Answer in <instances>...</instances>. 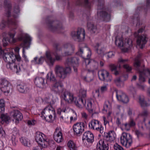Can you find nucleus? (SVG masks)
I'll use <instances>...</instances> for the list:
<instances>
[{"label": "nucleus", "mask_w": 150, "mask_h": 150, "mask_svg": "<svg viewBox=\"0 0 150 150\" xmlns=\"http://www.w3.org/2000/svg\"><path fill=\"white\" fill-rule=\"evenodd\" d=\"M44 103H48L50 105L46 106L41 112V117L44 120L48 122H52L55 119L56 113L54 109L52 106L54 104L55 101L53 99L52 95L46 97L42 100Z\"/></svg>", "instance_id": "nucleus-1"}, {"label": "nucleus", "mask_w": 150, "mask_h": 150, "mask_svg": "<svg viewBox=\"0 0 150 150\" xmlns=\"http://www.w3.org/2000/svg\"><path fill=\"white\" fill-rule=\"evenodd\" d=\"M61 106L57 110V113L61 115V112H65L66 110V104L64 101L68 104H74L77 107H80L77 98L74 96V94L67 91H65L62 93L61 96Z\"/></svg>", "instance_id": "nucleus-2"}, {"label": "nucleus", "mask_w": 150, "mask_h": 150, "mask_svg": "<svg viewBox=\"0 0 150 150\" xmlns=\"http://www.w3.org/2000/svg\"><path fill=\"white\" fill-rule=\"evenodd\" d=\"M104 0H98L97 15L98 18L102 20L108 21L110 19V13L108 9L105 8L104 5Z\"/></svg>", "instance_id": "nucleus-3"}, {"label": "nucleus", "mask_w": 150, "mask_h": 150, "mask_svg": "<svg viewBox=\"0 0 150 150\" xmlns=\"http://www.w3.org/2000/svg\"><path fill=\"white\" fill-rule=\"evenodd\" d=\"M115 44L119 47L122 48V50L125 49L126 50H124L125 52H127L132 46V40L128 38L125 39V43L124 44L123 39L121 36H117L115 39Z\"/></svg>", "instance_id": "nucleus-4"}, {"label": "nucleus", "mask_w": 150, "mask_h": 150, "mask_svg": "<svg viewBox=\"0 0 150 150\" xmlns=\"http://www.w3.org/2000/svg\"><path fill=\"white\" fill-rule=\"evenodd\" d=\"M55 71L58 76L64 79L66 77L68 74L71 73V69L69 67H64L57 65L55 67Z\"/></svg>", "instance_id": "nucleus-5"}, {"label": "nucleus", "mask_w": 150, "mask_h": 150, "mask_svg": "<svg viewBox=\"0 0 150 150\" xmlns=\"http://www.w3.org/2000/svg\"><path fill=\"white\" fill-rule=\"evenodd\" d=\"M35 140L36 142L43 148L47 147L49 143L46 136L40 132H37L35 135Z\"/></svg>", "instance_id": "nucleus-6"}, {"label": "nucleus", "mask_w": 150, "mask_h": 150, "mask_svg": "<svg viewBox=\"0 0 150 150\" xmlns=\"http://www.w3.org/2000/svg\"><path fill=\"white\" fill-rule=\"evenodd\" d=\"M31 40V37L28 35H25L23 42L21 44V46L23 47L22 57L26 62H28L29 60L25 54V49H28L30 45V41Z\"/></svg>", "instance_id": "nucleus-7"}, {"label": "nucleus", "mask_w": 150, "mask_h": 150, "mask_svg": "<svg viewBox=\"0 0 150 150\" xmlns=\"http://www.w3.org/2000/svg\"><path fill=\"white\" fill-rule=\"evenodd\" d=\"M120 142L123 146L126 148L129 147L132 142L131 136L129 134L125 132L122 133L120 137Z\"/></svg>", "instance_id": "nucleus-8"}, {"label": "nucleus", "mask_w": 150, "mask_h": 150, "mask_svg": "<svg viewBox=\"0 0 150 150\" xmlns=\"http://www.w3.org/2000/svg\"><path fill=\"white\" fill-rule=\"evenodd\" d=\"M88 127L91 129L99 132L100 133L103 132L104 128L98 120L95 119L91 120L89 123Z\"/></svg>", "instance_id": "nucleus-9"}, {"label": "nucleus", "mask_w": 150, "mask_h": 150, "mask_svg": "<svg viewBox=\"0 0 150 150\" xmlns=\"http://www.w3.org/2000/svg\"><path fill=\"white\" fill-rule=\"evenodd\" d=\"M85 30L83 28L79 29L76 32L73 31L71 33V35L75 40H77L78 41H82L85 37Z\"/></svg>", "instance_id": "nucleus-10"}, {"label": "nucleus", "mask_w": 150, "mask_h": 150, "mask_svg": "<svg viewBox=\"0 0 150 150\" xmlns=\"http://www.w3.org/2000/svg\"><path fill=\"white\" fill-rule=\"evenodd\" d=\"M98 75L99 79L107 82H110L112 80V77L109 72L104 69L98 71Z\"/></svg>", "instance_id": "nucleus-11"}, {"label": "nucleus", "mask_w": 150, "mask_h": 150, "mask_svg": "<svg viewBox=\"0 0 150 150\" xmlns=\"http://www.w3.org/2000/svg\"><path fill=\"white\" fill-rule=\"evenodd\" d=\"M6 24L12 26L14 29H16L18 26L17 21L15 19H8L6 22L2 20L0 23V29H2L6 26Z\"/></svg>", "instance_id": "nucleus-12"}, {"label": "nucleus", "mask_w": 150, "mask_h": 150, "mask_svg": "<svg viewBox=\"0 0 150 150\" xmlns=\"http://www.w3.org/2000/svg\"><path fill=\"white\" fill-rule=\"evenodd\" d=\"M62 48L65 51L62 55L63 56L71 55L74 53L75 50L74 46L70 43H66L64 44Z\"/></svg>", "instance_id": "nucleus-13"}, {"label": "nucleus", "mask_w": 150, "mask_h": 150, "mask_svg": "<svg viewBox=\"0 0 150 150\" xmlns=\"http://www.w3.org/2000/svg\"><path fill=\"white\" fill-rule=\"evenodd\" d=\"M84 124L83 122H77L73 127L74 134L77 135L81 134L84 130Z\"/></svg>", "instance_id": "nucleus-14"}, {"label": "nucleus", "mask_w": 150, "mask_h": 150, "mask_svg": "<svg viewBox=\"0 0 150 150\" xmlns=\"http://www.w3.org/2000/svg\"><path fill=\"white\" fill-rule=\"evenodd\" d=\"M54 138L55 141L59 143L63 140L62 130L60 127L56 128L54 134Z\"/></svg>", "instance_id": "nucleus-15"}, {"label": "nucleus", "mask_w": 150, "mask_h": 150, "mask_svg": "<svg viewBox=\"0 0 150 150\" xmlns=\"http://www.w3.org/2000/svg\"><path fill=\"white\" fill-rule=\"evenodd\" d=\"M79 59L77 57L68 58L66 60V62L68 65H72L75 72H77V67L79 65Z\"/></svg>", "instance_id": "nucleus-16"}, {"label": "nucleus", "mask_w": 150, "mask_h": 150, "mask_svg": "<svg viewBox=\"0 0 150 150\" xmlns=\"http://www.w3.org/2000/svg\"><path fill=\"white\" fill-rule=\"evenodd\" d=\"M116 97L117 100L124 103H127L129 101V99L126 94L121 91L116 92Z\"/></svg>", "instance_id": "nucleus-17"}, {"label": "nucleus", "mask_w": 150, "mask_h": 150, "mask_svg": "<svg viewBox=\"0 0 150 150\" xmlns=\"http://www.w3.org/2000/svg\"><path fill=\"white\" fill-rule=\"evenodd\" d=\"M8 35L10 36V39L6 38H4L3 39V45L4 47L7 46L8 42L13 43H15L16 41V40L14 38L15 35V33H12L11 31L9 33Z\"/></svg>", "instance_id": "nucleus-18"}, {"label": "nucleus", "mask_w": 150, "mask_h": 150, "mask_svg": "<svg viewBox=\"0 0 150 150\" xmlns=\"http://www.w3.org/2000/svg\"><path fill=\"white\" fill-rule=\"evenodd\" d=\"M3 59L6 62L9 63L11 61H15V55L12 52H4L3 54Z\"/></svg>", "instance_id": "nucleus-19"}, {"label": "nucleus", "mask_w": 150, "mask_h": 150, "mask_svg": "<svg viewBox=\"0 0 150 150\" xmlns=\"http://www.w3.org/2000/svg\"><path fill=\"white\" fill-rule=\"evenodd\" d=\"M45 55L44 60L49 66H52L55 61V58L52 57L50 52L49 50L46 51Z\"/></svg>", "instance_id": "nucleus-20"}, {"label": "nucleus", "mask_w": 150, "mask_h": 150, "mask_svg": "<svg viewBox=\"0 0 150 150\" xmlns=\"http://www.w3.org/2000/svg\"><path fill=\"white\" fill-rule=\"evenodd\" d=\"M15 62V61H11L7 64L6 66L7 69L17 73L21 71V67L20 66L16 64Z\"/></svg>", "instance_id": "nucleus-21"}, {"label": "nucleus", "mask_w": 150, "mask_h": 150, "mask_svg": "<svg viewBox=\"0 0 150 150\" xmlns=\"http://www.w3.org/2000/svg\"><path fill=\"white\" fill-rule=\"evenodd\" d=\"M86 55L87 58H85L84 59L83 64L84 66L86 67V69H88L89 66L90 64L91 60H90L89 59L90 58L91 54V52L90 49L88 48H86Z\"/></svg>", "instance_id": "nucleus-22"}, {"label": "nucleus", "mask_w": 150, "mask_h": 150, "mask_svg": "<svg viewBox=\"0 0 150 150\" xmlns=\"http://www.w3.org/2000/svg\"><path fill=\"white\" fill-rule=\"evenodd\" d=\"M147 36L146 35L144 34L139 36L137 40V45L142 49L147 42Z\"/></svg>", "instance_id": "nucleus-23"}, {"label": "nucleus", "mask_w": 150, "mask_h": 150, "mask_svg": "<svg viewBox=\"0 0 150 150\" xmlns=\"http://www.w3.org/2000/svg\"><path fill=\"white\" fill-rule=\"evenodd\" d=\"M4 6L5 8L6 16L8 17H10L11 16V11L12 8L11 1L9 0H5L4 2Z\"/></svg>", "instance_id": "nucleus-24"}, {"label": "nucleus", "mask_w": 150, "mask_h": 150, "mask_svg": "<svg viewBox=\"0 0 150 150\" xmlns=\"http://www.w3.org/2000/svg\"><path fill=\"white\" fill-rule=\"evenodd\" d=\"M108 145L107 142L104 140H100L97 145V150H108Z\"/></svg>", "instance_id": "nucleus-25"}, {"label": "nucleus", "mask_w": 150, "mask_h": 150, "mask_svg": "<svg viewBox=\"0 0 150 150\" xmlns=\"http://www.w3.org/2000/svg\"><path fill=\"white\" fill-rule=\"evenodd\" d=\"M23 118L22 114L18 110H15L13 112L12 115V120L15 121L16 123H18L19 121L21 120Z\"/></svg>", "instance_id": "nucleus-26"}, {"label": "nucleus", "mask_w": 150, "mask_h": 150, "mask_svg": "<svg viewBox=\"0 0 150 150\" xmlns=\"http://www.w3.org/2000/svg\"><path fill=\"white\" fill-rule=\"evenodd\" d=\"M94 137L93 134L89 131L85 132L83 137V140H87L88 142H92L94 141Z\"/></svg>", "instance_id": "nucleus-27"}, {"label": "nucleus", "mask_w": 150, "mask_h": 150, "mask_svg": "<svg viewBox=\"0 0 150 150\" xmlns=\"http://www.w3.org/2000/svg\"><path fill=\"white\" fill-rule=\"evenodd\" d=\"M11 122V119L7 114H2L0 117V122L3 124H8Z\"/></svg>", "instance_id": "nucleus-28"}, {"label": "nucleus", "mask_w": 150, "mask_h": 150, "mask_svg": "<svg viewBox=\"0 0 150 150\" xmlns=\"http://www.w3.org/2000/svg\"><path fill=\"white\" fill-rule=\"evenodd\" d=\"M105 135L106 140L110 142L114 141L116 137V135L114 132L112 131L106 133Z\"/></svg>", "instance_id": "nucleus-29"}, {"label": "nucleus", "mask_w": 150, "mask_h": 150, "mask_svg": "<svg viewBox=\"0 0 150 150\" xmlns=\"http://www.w3.org/2000/svg\"><path fill=\"white\" fill-rule=\"evenodd\" d=\"M87 27L91 33L94 34L97 33V27L92 22H88L87 24Z\"/></svg>", "instance_id": "nucleus-30"}, {"label": "nucleus", "mask_w": 150, "mask_h": 150, "mask_svg": "<svg viewBox=\"0 0 150 150\" xmlns=\"http://www.w3.org/2000/svg\"><path fill=\"white\" fill-rule=\"evenodd\" d=\"M98 63L93 60H91L90 64L89 66L90 67V69H86L88 71H91L93 72L94 71L97 69L98 67Z\"/></svg>", "instance_id": "nucleus-31"}, {"label": "nucleus", "mask_w": 150, "mask_h": 150, "mask_svg": "<svg viewBox=\"0 0 150 150\" xmlns=\"http://www.w3.org/2000/svg\"><path fill=\"white\" fill-rule=\"evenodd\" d=\"M95 48L98 54L102 55L104 54V48L103 46L101 44H96L95 46Z\"/></svg>", "instance_id": "nucleus-32"}, {"label": "nucleus", "mask_w": 150, "mask_h": 150, "mask_svg": "<svg viewBox=\"0 0 150 150\" xmlns=\"http://www.w3.org/2000/svg\"><path fill=\"white\" fill-rule=\"evenodd\" d=\"M145 73H147L150 75V69H147L144 70L142 71H140L139 80L141 82H144L145 81V79L144 76Z\"/></svg>", "instance_id": "nucleus-33"}, {"label": "nucleus", "mask_w": 150, "mask_h": 150, "mask_svg": "<svg viewBox=\"0 0 150 150\" xmlns=\"http://www.w3.org/2000/svg\"><path fill=\"white\" fill-rule=\"evenodd\" d=\"M34 82L35 84H43L48 83L47 80L43 78L37 77L34 80Z\"/></svg>", "instance_id": "nucleus-34"}, {"label": "nucleus", "mask_w": 150, "mask_h": 150, "mask_svg": "<svg viewBox=\"0 0 150 150\" xmlns=\"http://www.w3.org/2000/svg\"><path fill=\"white\" fill-rule=\"evenodd\" d=\"M13 135L11 136L10 141L11 142L13 145H15L17 142V140L16 139L15 135L18 133V130L16 128H14V130L12 132Z\"/></svg>", "instance_id": "nucleus-35"}, {"label": "nucleus", "mask_w": 150, "mask_h": 150, "mask_svg": "<svg viewBox=\"0 0 150 150\" xmlns=\"http://www.w3.org/2000/svg\"><path fill=\"white\" fill-rule=\"evenodd\" d=\"M20 13V10L18 5L15 6L12 16L15 18H17L18 16Z\"/></svg>", "instance_id": "nucleus-36"}, {"label": "nucleus", "mask_w": 150, "mask_h": 150, "mask_svg": "<svg viewBox=\"0 0 150 150\" xmlns=\"http://www.w3.org/2000/svg\"><path fill=\"white\" fill-rule=\"evenodd\" d=\"M93 102V101L92 100H88L87 101V105L86 108L90 112H92L93 108H94V107Z\"/></svg>", "instance_id": "nucleus-37"}, {"label": "nucleus", "mask_w": 150, "mask_h": 150, "mask_svg": "<svg viewBox=\"0 0 150 150\" xmlns=\"http://www.w3.org/2000/svg\"><path fill=\"white\" fill-rule=\"evenodd\" d=\"M103 110L108 111V116H109L112 113L111 105L109 102H106L104 106Z\"/></svg>", "instance_id": "nucleus-38"}, {"label": "nucleus", "mask_w": 150, "mask_h": 150, "mask_svg": "<svg viewBox=\"0 0 150 150\" xmlns=\"http://www.w3.org/2000/svg\"><path fill=\"white\" fill-rule=\"evenodd\" d=\"M69 150H77V146L76 143L73 141L69 140L67 143Z\"/></svg>", "instance_id": "nucleus-39"}, {"label": "nucleus", "mask_w": 150, "mask_h": 150, "mask_svg": "<svg viewBox=\"0 0 150 150\" xmlns=\"http://www.w3.org/2000/svg\"><path fill=\"white\" fill-rule=\"evenodd\" d=\"M82 4H83L86 8H91V4L88 0H78L77 3V5H81Z\"/></svg>", "instance_id": "nucleus-40"}, {"label": "nucleus", "mask_w": 150, "mask_h": 150, "mask_svg": "<svg viewBox=\"0 0 150 150\" xmlns=\"http://www.w3.org/2000/svg\"><path fill=\"white\" fill-rule=\"evenodd\" d=\"M44 60V57H41L40 58L38 59L37 57H35L34 58V60L31 61V62L34 64H42Z\"/></svg>", "instance_id": "nucleus-41"}, {"label": "nucleus", "mask_w": 150, "mask_h": 150, "mask_svg": "<svg viewBox=\"0 0 150 150\" xmlns=\"http://www.w3.org/2000/svg\"><path fill=\"white\" fill-rule=\"evenodd\" d=\"M46 78L47 79H46L49 83V82L50 81H55V78L54 75L53 74V73L52 72H50L48 73L47 76H46Z\"/></svg>", "instance_id": "nucleus-42"}, {"label": "nucleus", "mask_w": 150, "mask_h": 150, "mask_svg": "<svg viewBox=\"0 0 150 150\" xmlns=\"http://www.w3.org/2000/svg\"><path fill=\"white\" fill-rule=\"evenodd\" d=\"M20 140L22 144L25 146L30 147V142L28 141V140L25 137H22L20 138Z\"/></svg>", "instance_id": "nucleus-43"}, {"label": "nucleus", "mask_w": 150, "mask_h": 150, "mask_svg": "<svg viewBox=\"0 0 150 150\" xmlns=\"http://www.w3.org/2000/svg\"><path fill=\"white\" fill-rule=\"evenodd\" d=\"M48 26L50 29L53 31H57L58 30H60L62 28L61 24L60 23H59L56 27L53 26L51 23H50L49 24Z\"/></svg>", "instance_id": "nucleus-44"}, {"label": "nucleus", "mask_w": 150, "mask_h": 150, "mask_svg": "<svg viewBox=\"0 0 150 150\" xmlns=\"http://www.w3.org/2000/svg\"><path fill=\"white\" fill-rule=\"evenodd\" d=\"M142 54L141 53L139 54L135 59L134 66L136 67H138L140 66V62L139 59L142 56Z\"/></svg>", "instance_id": "nucleus-45"}, {"label": "nucleus", "mask_w": 150, "mask_h": 150, "mask_svg": "<svg viewBox=\"0 0 150 150\" xmlns=\"http://www.w3.org/2000/svg\"><path fill=\"white\" fill-rule=\"evenodd\" d=\"M86 89L84 88H81L79 92V97L81 98H85L86 96Z\"/></svg>", "instance_id": "nucleus-46"}, {"label": "nucleus", "mask_w": 150, "mask_h": 150, "mask_svg": "<svg viewBox=\"0 0 150 150\" xmlns=\"http://www.w3.org/2000/svg\"><path fill=\"white\" fill-rule=\"evenodd\" d=\"M5 102L3 99H0V112H4L5 111Z\"/></svg>", "instance_id": "nucleus-47"}, {"label": "nucleus", "mask_w": 150, "mask_h": 150, "mask_svg": "<svg viewBox=\"0 0 150 150\" xmlns=\"http://www.w3.org/2000/svg\"><path fill=\"white\" fill-rule=\"evenodd\" d=\"M135 123L133 121H131L129 124H125L123 125L122 127L125 128V129L127 131L129 129L130 127L133 126L134 125Z\"/></svg>", "instance_id": "nucleus-48"}, {"label": "nucleus", "mask_w": 150, "mask_h": 150, "mask_svg": "<svg viewBox=\"0 0 150 150\" xmlns=\"http://www.w3.org/2000/svg\"><path fill=\"white\" fill-rule=\"evenodd\" d=\"M139 102L142 106H147L150 105V101L149 100L148 102H146L144 99H141L139 98Z\"/></svg>", "instance_id": "nucleus-49"}, {"label": "nucleus", "mask_w": 150, "mask_h": 150, "mask_svg": "<svg viewBox=\"0 0 150 150\" xmlns=\"http://www.w3.org/2000/svg\"><path fill=\"white\" fill-rule=\"evenodd\" d=\"M93 96L94 98L97 97L98 99H100L101 96L100 95L99 90L97 89L93 91Z\"/></svg>", "instance_id": "nucleus-50"}, {"label": "nucleus", "mask_w": 150, "mask_h": 150, "mask_svg": "<svg viewBox=\"0 0 150 150\" xmlns=\"http://www.w3.org/2000/svg\"><path fill=\"white\" fill-rule=\"evenodd\" d=\"M127 61L128 59H123L122 58H120L119 59L118 62V66L119 68H120L121 67V64H124L126 62H127Z\"/></svg>", "instance_id": "nucleus-51"}, {"label": "nucleus", "mask_w": 150, "mask_h": 150, "mask_svg": "<svg viewBox=\"0 0 150 150\" xmlns=\"http://www.w3.org/2000/svg\"><path fill=\"white\" fill-rule=\"evenodd\" d=\"M81 98V100H79V102L78 101L79 104L81 106L80 107H78L79 108L86 107V101L85 100L83 99V98Z\"/></svg>", "instance_id": "nucleus-52"}, {"label": "nucleus", "mask_w": 150, "mask_h": 150, "mask_svg": "<svg viewBox=\"0 0 150 150\" xmlns=\"http://www.w3.org/2000/svg\"><path fill=\"white\" fill-rule=\"evenodd\" d=\"M73 115L71 116L70 118V122L74 121L76 120L77 119V114L74 111H73Z\"/></svg>", "instance_id": "nucleus-53"}, {"label": "nucleus", "mask_w": 150, "mask_h": 150, "mask_svg": "<svg viewBox=\"0 0 150 150\" xmlns=\"http://www.w3.org/2000/svg\"><path fill=\"white\" fill-rule=\"evenodd\" d=\"M62 85H53L52 86V90L55 92L58 91L59 88L62 87Z\"/></svg>", "instance_id": "nucleus-54"}, {"label": "nucleus", "mask_w": 150, "mask_h": 150, "mask_svg": "<svg viewBox=\"0 0 150 150\" xmlns=\"http://www.w3.org/2000/svg\"><path fill=\"white\" fill-rule=\"evenodd\" d=\"M17 88L19 92L21 93H23L25 92L24 86L23 85H18Z\"/></svg>", "instance_id": "nucleus-55"}, {"label": "nucleus", "mask_w": 150, "mask_h": 150, "mask_svg": "<svg viewBox=\"0 0 150 150\" xmlns=\"http://www.w3.org/2000/svg\"><path fill=\"white\" fill-rule=\"evenodd\" d=\"M53 54L55 56V60L60 61L62 59V57L60 55H59L57 54H55V53H53Z\"/></svg>", "instance_id": "nucleus-56"}, {"label": "nucleus", "mask_w": 150, "mask_h": 150, "mask_svg": "<svg viewBox=\"0 0 150 150\" xmlns=\"http://www.w3.org/2000/svg\"><path fill=\"white\" fill-rule=\"evenodd\" d=\"M114 148L115 150H124L122 147L117 144H114Z\"/></svg>", "instance_id": "nucleus-57"}, {"label": "nucleus", "mask_w": 150, "mask_h": 150, "mask_svg": "<svg viewBox=\"0 0 150 150\" xmlns=\"http://www.w3.org/2000/svg\"><path fill=\"white\" fill-rule=\"evenodd\" d=\"M5 135V132L3 129L2 126L0 125V137L4 136Z\"/></svg>", "instance_id": "nucleus-58"}, {"label": "nucleus", "mask_w": 150, "mask_h": 150, "mask_svg": "<svg viewBox=\"0 0 150 150\" xmlns=\"http://www.w3.org/2000/svg\"><path fill=\"white\" fill-rule=\"evenodd\" d=\"M115 55V53L111 51L108 52L107 54V59L111 58L113 57Z\"/></svg>", "instance_id": "nucleus-59"}, {"label": "nucleus", "mask_w": 150, "mask_h": 150, "mask_svg": "<svg viewBox=\"0 0 150 150\" xmlns=\"http://www.w3.org/2000/svg\"><path fill=\"white\" fill-rule=\"evenodd\" d=\"M60 120L62 122L68 123L69 122V117H68L64 118L63 116H62L60 117Z\"/></svg>", "instance_id": "nucleus-60"}, {"label": "nucleus", "mask_w": 150, "mask_h": 150, "mask_svg": "<svg viewBox=\"0 0 150 150\" xmlns=\"http://www.w3.org/2000/svg\"><path fill=\"white\" fill-rule=\"evenodd\" d=\"M9 81L5 79H1V84H8L10 83Z\"/></svg>", "instance_id": "nucleus-61"}, {"label": "nucleus", "mask_w": 150, "mask_h": 150, "mask_svg": "<svg viewBox=\"0 0 150 150\" xmlns=\"http://www.w3.org/2000/svg\"><path fill=\"white\" fill-rule=\"evenodd\" d=\"M123 67L127 71H129L132 70L131 67L127 64H124L123 65Z\"/></svg>", "instance_id": "nucleus-62"}, {"label": "nucleus", "mask_w": 150, "mask_h": 150, "mask_svg": "<svg viewBox=\"0 0 150 150\" xmlns=\"http://www.w3.org/2000/svg\"><path fill=\"white\" fill-rule=\"evenodd\" d=\"M109 67L112 71H114L117 69V66L114 64H110L109 65Z\"/></svg>", "instance_id": "nucleus-63"}, {"label": "nucleus", "mask_w": 150, "mask_h": 150, "mask_svg": "<svg viewBox=\"0 0 150 150\" xmlns=\"http://www.w3.org/2000/svg\"><path fill=\"white\" fill-rule=\"evenodd\" d=\"M144 28H145L144 27V28H140L138 30L137 33L135 32L134 33V36L135 37L137 36H138L137 33H141L144 30Z\"/></svg>", "instance_id": "nucleus-64"}]
</instances>
